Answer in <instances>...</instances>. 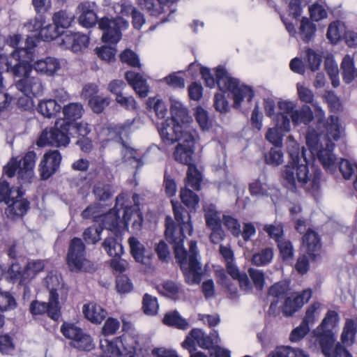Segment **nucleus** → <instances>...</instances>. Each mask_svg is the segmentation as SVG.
Segmentation results:
<instances>
[{
	"label": "nucleus",
	"mask_w": 357,
	"mask_h": 357,
	"mask_svg": "<svg viewBox=\"0 0 357 357\" xmlns=\"http://www.w3.org/2000/svg\"><path fill=\"white\" fill-rule=\"evenodd\" d=\"M124 198L123 195H119L116 198L115 206L108 213L101 215L100 222L103 229L105 228L110 231L115 230L121 221L123 222L126 226H128L132 216L137 217V220L132 223L133 226L142 225L143 218L139 208V195H133L132 199L135 205L131 206H125L123 207Z\"/></svg>",
	"instance_id": "5"
},
{
	"label": "nucleus",
	"mask_w": 357,
	"mask_h": 357,
	"mask_svg": "<svg viewBox=\"0 0 357 357\" xmlns=\"http://www.w3.org/2000/svg\"><path fill=\"white\" fill-rule=\"evenodd\" d=\"M162 322L164 324L185 331L189 328L188 321L183 318L177 311H172L165 314Z\"/></svg>",
	"instance_id": "31"
},
{
	"label": "nucleus",
	"mask_w": 357,
	"mask_h": 357,
	"mask_svg": "<svg viewBox=\"0 0 357 357\" xmlns=\"http://www.w3.org/2000/svg\"><path fill=\"white\" fill-rule=\"evenodd\" d=\"M317 132L313 128H309L306 135V144L312 155H316L326 172L333 173L337 167L336 156L333 151L335 142L340 139L344 128L337 116L331 115L325 121L323 118L317 121Z\"/></svg>",
	"instance_id": "2"
},
{
	"label": "nucleus",
	"mask_w": 357,
	"mask_h": 357,
	"mask_svg": "<svg viewBox=\"0 0 357 357\" xmlns=\"http://www.w3.org/2000/svg\"><path fill=\"white\" fill-rule=\"evenodd\" d=\"M61 34V32L60 31L59 29L57 26H56L54 24H47V26H43L38 33L40 38L42 40L47 41L56 39Z\"/></svg>",
	"instance_id": "54"
},
{
	"label": "nucleus",
	"mask_w": 357,
	"mask_h": 357,
	"mask_svg": "<svg viewBox=\"0 0 357 357\" xmlns=\"http://www.w3.org/2000/svg\"><path fill=\"white\" fill-rule=\"evenodd\" d=\"M83 313L88 320L94 324L101 323L107 315L106 310L94 303L84 305Z\"/></svg>",
	"instance_id": "27"
},
{
	"label": "nucleus",
	"mask_w": 357,
	"mask_h": 357,
	"mask_svg": "<svg viewBox=\"0 0 357 357\" xmlns=\"http://www.w3.org/2000/svg\"><path fill=\"white\" fill-rule=\"evenodd\" d=\"M15 86L26 96L41 95L45 89L40 78L32 74L17 80L15 82Z\"/></svg>",
	"instance_id": "16"
},
{
	"label": "nucleus",
	"mask_w": 357,
	"mask_h": 357,
	"mask_svg": "<svg viewBox=\"0 0 357 357\" xmlns=\"http://www.w3.org/2000/svg\"><path fill=\"white\" fill-rule=\"evenodd\" d=\"M157 289L160 294L173 299L178 296L181 290L180 286L171 280L165 281L158 285Z\"/></svg>",
	"instance_id": "43"
},
{
	"label": "nucleus",
	"mask_w": 357,
	"mask_h": 357,
	"mask_svg": "<svg viewBox=\"0 0 357 357\" xmlns=\"http://www.w3.org/2000/svg\"><path fill=\"white\" fill-rule=\"evenodd\" d=\"M264 230L268 234L270 238L274 239L277 243L282 241L283 235V226L280 223H274L271 225H266L264 227Z\"/></svg>",
	"instance_id": "59"
},
{
	"label": "nucleus",
	"mask_w": 357,
	"mask_h": 357,
	"mask_svg": "<svg viewBox=\"0 0 357 357\" xmlns=\"http://www.w3.org/2000/svg\"><path fill=\"white\" fill-rule=\"evenodd\" d=\"M357 333V326L354 320L347 319L341 335L342 342L347 345L351 344Z\"/></svg>",
	"instance_id": "41"
},
{
	"label": "nucleus",
	"mask_w": 357,
	"mask_h": 357,
	"mask_svg": "<svg viewBox=\"0 0 357 357\" xmlns=\"http://www.w3.org/2000/svg\"><path fill=\"white\" fill-rule=\"evenodd\" d=\"M72 346L82 351H91L94 348V344L91 337L83 331L78 338L72 342Z\"/></svg>",
	"instance_id": "46"
},
{
	"label": "nucleus",
	"mask_w": 357,
	"mask_h": 357,
	"mask_svg": "<svg viewBox=\"0 0 357 357\" xmlns=\"http://www.w3.org/2000/svg\"><path fill=\"white\" fill-rule=\"evenodd\" d=\"M24 268L22 270L20 264L16 261L12 262L8 271L10 278L13 282L20 280V284H26V281H24Z\"/></svg>",
	"instance_id": "58"
},
{
	"label": "nucleus",
	"mask_w": 357,
	"mask_h": 357,
	"mask_svg": "<svg viewBox=\"0 0 357 357\" xmlns=\"http://www.w3.org/2000/svg\"><path fill=\"white\" fill-rule=\"evenodd\" d=\"M15 193L16 197H10V202L6 204L8 206L5 211L6 215L11 219L24 215L29 208V202L21 199L24 194L21 188L18 187Z\"/></svg>",
	"instance_id": "17"
},
{
	"label": "nucleus",
	"mask_w": 357,
	"mask_h": 357,
	"mask_svg": "<svg viewBox=\"0 0 357 357\" xmlns=\"http://www.w3.org/2000/svg\"><path fill=\"white\" fill-rule=\"evenodd\" d=\"M120 327V322L114 318L109 317L105 322L102 333L105 336L100 340V349L102 351L100 357H133V349L123 347L121 337L109 340L105 337L114 335Z\"/></svg>",
	"instance_id": "6"
},
{
	"label": "nucleus",
	"mask_w": 357,
	"mask_h": 357,
	"mask_svg": "<svg viewBox=\"0 0 357 357\" xmlns=\"http://www.w3.org/2000/svg\"><path fill=\"white\" fill-rule=\"evenodd\" d=\"M128 243L131 255L135 261L141 264H146V259L144 255L145 248L144 245L134 236L129 238Z\"/></svg>",
	"instance_id": "36"
},
{
	"label": "nucleus",
	"mask_w": 357,
	"mask_h": 357,
	"mask_svg": "<svg viewBox=\"0 0 357 357\" xmlns=\"http://www.w3.org/2000/svg\"><path fill=\"white\" fill-rule=\"evenodd\" d=\"M170 113L172 116L170 120L182 126H190L192 118L189 115L188 109L181 102L171 100Z\"/></svg>",
	"instance_id": "21"
},
{
	"label": "nucleus",
	"mask_w": 357,
	"mask_h": 357,
	"mask_svg": "<svg viewBox=\"0 0 357 357\" xmlns=\"http://www.w3.org/2000/svg\"><path fill=\"white\" fill-rule=\"evenodd\" d=\"M25 50H15L12 53V56L17 61L13 66H8V70H10L14 76L19 77H24L33 74V66L28 61H22L20 59V54L26 53Z\"/></svg>",
	"instance_id": "22"
},
{
	"label": "nucleus",
	"mask_w": 357,
	"mask_h": 357,
	"mask_svg": "<svg viewBox=\"0 0 357 357\" xmlns=\"http://www.w3.org/2000/svg\"><path fill=\"white\" fill-rule=\"evenodd\" d=\"M202 175L194 165L188 166L187 172V185L195 190L200 189Z\"/></svg>",
	"instance_id": "45"
},
{
	"label": "nucleus",
	"mask_w": 357,
	"mask_h": 357,
	"mask_svg": "<svg viewBox=\"0 0 357 357\" xmlns=\"http://www.w3.org/2000/svg\"><path fill=\"white\" fill-rule=\"evenodd\" d=\"M61 333L65 337L73 342L75 339L78 338L79 335L82 333V330L74 324L64 322L61 326Z\"/></svg>",
	"instance_id": "50"
},
{
	"label": "nucleus",
	"mask_w": 357,
	"mask_h": 357,
	"mask_svg": "<svg viewBox=\"0 0 357 357\" xmlns=\"http://www.w3.org/2000/svg\"><path fill=\"white\" fill-rule=\"evenodd\" d=\"M265 160L267 164L273 166H278L283 162V153L281 151V146H275L265 155Z\"/></svg>",
	"instance_id": "55"
},
{
	"label": "nucleus",
	"mask_w": 357,
	"mask_h": 357,
	"mask_svg": "<svg viewBox=\"0 0 357 357\" xmlns=\"http://www.w3.org/2000/svg\"><path fill=\"white\" fill-rule=\"evenodd\" d=\"M227 273L234 280H238L241 289L245 293H251L253 286L250 282L248 275L245 273H241L238 268L232 262L226 264Z\"/></svg>",
	"instance_id": "25"
},
{
	"label": "nucleus",
	"mask_w": 357,
	"mask_h": 357,
	"mask_svg": "<svg viewBox=\"0 0 357 357\" xmlns=\"http://www.w3.org/2000/svg\"><path fill=\"white\" fill-rule=\"evenodd\" d=\"M255 288L257 291H261L265 284V274L261 270L250 268L248 271Z\"/></svg>",
	"instance_id": "51"
},
{
	"label": "nucleus",
	"mask_w": 357,
	"mask_h": 357,
	"mask_svg": "<svg viewBox=\"0 0 357 357\" xmlns=\"http://www.w3.org/2000/svg\"><path fill=\"white\" fill-rule=\"evenodd\" d=\"M84 112L83 106L79 102H72L63 107V114L66 121H75L82 117Z\"/></svg>",
	"instance_id": "38"
},
{
	"label": "nucleus",
	"mask_w": 357,
	"mask_h": 357,
	"mask_svg": "<svg viewBox=\"0 0 357 357\" xmlns=\"http://www.w3.org/2000/svg\"><path fill=\"white\" fill-rule=\"evenodd\" d=\"M288 153L290 156L289 164L283 172V184L288 190L296 192L298 187H304L307 190L317 191L321 181V172L312 167L310 173L304 148L301 153L298 144L291 137H289Z\"/></svg>",
	"instance_id": "3"
},
{
	"label": "nucleus",
	"mask_w": 357,
	"mask_h": 357,
	"mask_svg": "<svg viewBox=\"0 0 357 357\" xmlns=\"http://www.w3.org/2000/svg\"><path fill=\"white\" fill-rule=\"evenodd\" d=\"M120 59L123 63L132 67H140L139 59L137 54L133 51L126 49L120 54Z\"/></svg>",
	"instance_id": "61"
},
{
	"label": "nucleus",
	"mask_w": 357,
	"mask_h": 357,
	"mask_svg": "<svg viewBox=\"0 0 357 357\" xmlns=\"http://www.w3.org/2000/svg\"><path fill=\"white\" fill-rule=\"evenodd\" d=\"M127 82L140 97H146L149 93V86L146 80L139 73L128 71L126 73Z\"/></svg>",
	"instance_id": "24"
},
{
	"label": "nucleus",
	"mask_w": 357,
	"mask_h": 357,
	"mask_svg": "<svg viewBox=\"0 0 357 357\" xmlns=\"http://www.w3.org/2000/svg\"><path fill=\"white\" fill-rule=\"evenodd\" d=\"M86 248L79 238H73L70 243L67 254V263L71 271L85 270L84 266L89 263L86 259Z\"/></svg>",
	"instance_id": "13"
},
{
	"label": "nucleus",
	"mask_w": 357,
	"mask_h": 357,
	"mask_svg": "<svg viewBox=\"0 0 357 357\" xmlns=\"http://www.w3.org/2000/svg\"><path fill=\"white\" fill-rule=\"evenodd\" d=\"M44 268L45 263L43 260H32L29 261L24 267V281H26V284L33 279Z\"/></svg>",
	"instance_id": "40"
},
{
	"label": "nucleus",
	"mask_w": 357,
	"mask_h": 357,
	"mask_svg": "<svg viewBox=\"0 0 357 357\" xmlns=\"http://www.w3.org/2000/svg\"><path fill=\"white\" fill-rule=\"evenodd\" d=\"M312 296L310 289L303 290L302 293L296 296L287 297L284 303L282 312L284 316L289 317L297 312L305 303H307Z\"/></svg>",
	"instance_id": "18"
},
{
	"label": "nucleus",
	"mask_w": 357,
	"mask_h": 357,
	"mask_svg": "<svg viewBox=\"0 0 357 357\" xmlns=\"http://www.w3.org/2000/svg\"><path fill=\"white\" fill-rule=\"evenodd\" d=\"M190 126H182L170 119L163 121L158 127L162 141L166 144H173L183 137L184 132L193 130Z\"/></svg>",
	"instance_id": "14"
},
{
	"label": "nucleus",
	"mask_w": 357,
	"mask_h": 357,
	"mask_svg": "<svg viewBox=\"0 0 357 357\" xmlns=\"http://www.w3.org/2000/svg\"><path fill=\"white\" fill-rule=\"evenodd\" d=\"M36 154L34 151H29L25 155L17 160L12 159L3 168L4 173L9 177H13L16 171L21 186L31 182L33 176V168L36 162Z\"/></svg>",
	"instance_id": "10"
},
{
	"label": "nucleus",
	"mask_w": 357,
	"mask_h": 357,
	"mask_svg": "<svg viewBox=\"0 0 357 357\" xmlns=\"http://www.w3.org/2000/svg\"><path fill=\"white\" fill-rule=\"evenodd\" d=\"M93 192L96 199L100 202H105L112 197L114 190L110 184L104 182H98L93 186Z\"/></svg>",
	"instance_id": "37"
},
{
	"label": "nucleus",
	"mask_w": 357,
	"mask_h": 357,
	"mask_svg": "<svg viewBox=\"0 0 357 357\" xmlns=\"http://www.w3.org/2000/svg\"><path fill=\"white\" fill-rule=\"evenodd\" d=\"M102 247L107 253L112 257H119L123 252L122 245L114 238H105L102 243Z\"/></svg>",
	"instance_id": "44"
},
{
	"label": "nucleus",
	"mask_w": 357,
	"mask_h": 357,
	"mask_svg": "<svg viewBox=\"0 0 357 357\" xmlns=\"http://www.w3.org/2000/svg\"><path fill=\"white\" fill-rule=\"evenodd\" d=\"M201 75L207 86L212 88L217 84L220 90L230 91L234 96V107L235 108L240 107L243 100L246 99L248 102H250L254 96V91L250 87L243 84L241 85L239 81L231 77L222 66H218L215 69L216 79L213 77L207 68L202 67L201 68Z\"/></svg>",
	"instance_id": "4"
},
{
	"label": "nucleus",
	"mask_w": 357,
	"mask_h": 357,
	"mask_svg": "<svg viewBox=\"0 0 357 357\" xmlns=\"http://www.w3.org/2000/svg\"><path fill=\"white\" fill-rule=\"evenodd\" d=\"M61 155L58 150L46 153L39 165V172L43 180H47L59 168Z\"/></svg>",
	"instance_id": "15"
},
{
	"label": "nucleus",
	"mask_w": 357,
	"mask_h": 357,
	"mask_svg": "<svg viewBox=\"0 0 357 357\" xmlns=\"http://www.w3.org/2000/svg\"><path fill=\"white\" fill-rule=\"evenodd\" d=\"M317 27L315 24L307 17H303L300 22L298 35L304 43H309L314 39Z\"/></svg>",
	"instance_id": "29"
},
{
	"label": "nucleus",
	"mask_w": 357,
	"mask_h": 357,
	"mask_svg": "<svg viewBox=\"0 0 357 357\" xmlns=\"http://www.w3.org/2000/svg\"><path fill=\"white\" fill-rule=\"evenodd\" d=\"M341 70H342L344 81L347 84L351 82L354 77L357 76L353 56L349 54L344 56L341 63Z\"/></svg>",
	"instance_id": "34"
},
{
	"label": "nucleus",
	"mask_w": 357,
	"mask_h": 357,
	"mask_svg": "<svg viewBox=\"0 0 357 357\" xmlns=\"http://www.w3.org/2000/svg\"><path fill=\"white\" fill-rule=\"evenodd\" d=\"M222 222L233 236L238 237L241 235V225L237 219L231 215H223Z\"/></svg>",
	"instance_id": "57"
},
{
	"label": "nucleus",
	"mask_w": 357,
	"mask_h": 357,
	"mask_svg": "<svg viewBox=\"0 0 357 357\" xmlns=\"http://www.w3.org/2000/svg\"><path fill=\"white\" fill-rule=\"evenodd\" d=\"M74 19V15L66 10H61L55 13L52 16L54 24L59 29L68 28L71 25Z\"/></svg>",
	"instance_id": "39"
},
{
	"label": "nucleus",
	"mask_w": 357,
	"mask_h": 357,
	"mask_svg": "<svg viewBox=\"0 0 357 357\" xmlns=\"http://www.w3.org/2000/svg\"><path fill=\"white\" fill-rule=\"evenodd\" d=\"M278 246L283 261L291 262L294 258V248L291 243L283 239L278 243Z\"/></svg>",
	"instance_id": "53"
},
{
	"label": "nucleus",
	"mask_w": 357,
	"mask_h": 357,
	"mask_svg": "<svg viewBox=\"0 0 357 357\" xmlns=\"http://www.w3.org/2000/svg\"><path fill=\"white\" fill-rule=\"evenodd\" d=\"M33 68L37 73L52 76L60 69L61 66L57 59L50 56L36 61Z\"/></svg>",
	"instance_id": "23"
},
{
	"label": "nucleus",
	"mask_w": 357,
	"mask_h": 357,
	"mask_svg": "<svg viewBox=\"0 0 357 357\" xmlns=\"http://www.w3.org/2000/svg\"><path fill=\"white\" fill-rule=\"evenodd\" d=\"M16 306V301L13 296L8 291L0 289V311L13 310Z\"/></svg>",
	"instance_id": "56"
},
{
	"label": "nucleus",
	"mask_w": 357,
	"mask_h": 357,
	"mask_svg": "<svg viewBox=\"0 0 357 357\" xmlns=\"http://www.w3.org/2000/svg\"><path fill=\"white\" fill-rule=\"evenodd\" d=\"M109 104V99L102 96H95L89 100V105L91 109L97 114L101 113Z\"/></svg>",
	"instance_id": "60"
},
{
	"label": "nucleus",
	"mask_w": 357,
	"mask_h": 357,
	"mask_svg": "<svg viewBox=\"0 0 357 357\" xmlns=\"http://www.w3.org/2000/svg\"><path fill=\"white\" fill-rule=\"evenodd\" d=\"M61 106L54 99L40 100L37 107L38 112L44 117L50 119L55 117L61 112Z\"/></svg>",
	"instance_id": "28"
},
{
	"label": "nucleus",
	"mask_w": 357,
	"mask_h": 357,
	"mask_svg": "<svg viewBox=\"0 0 357 357\" xmlns=\"http://www.w3.org/2000/svg\"><path fill=\"white\" fill-rule=\"evenodd\" d=\"M344 24L340 22L335 21L330 24L328 31L327 38L332 43H337L343 37L344 32H345Z\"/></svg>",
	"instance_id": "42"
},
{
	"label": "nucleus",
	"mask_w": 357,
	"mask_h": 357,
	"mask_svg": "<svg viewBox=\"0 0 357 357\" xmlns=\"http://www.w3.org/2000/svg\"><path fill=\"white\" fill-rule=\"evenodd\" d=\"M122 159L124 162L135 166L137 169L144 165L143 156L139 155L138 151L122 141Z\"/></svg>",
	"instance_id": "26"
},
{
	"label": "nucleus",
	"mask_w": 357,
	"mask_h": 357,
	"mask_svg": "<svg viewBox=\"0 0 357 357\" xmlns=\"http://www.w3.org/2000/svg\"><path fill=\"white\" fill-rule=\"evenodd\" d=\"M175 220L178 225L170 218H166L165 237L167 241L174 245L175 257L180 264L185 276V282L189 284H199L202 280V265L198 259L196 241H191L188 252L183 247L185 233L191 235L193 228L189 212L179 203L172 201Z\"/></svg>",
	"instance_id": "1"
},
{
	"label": "nucleus",
	"mask_w": 357,
	"mask_h": 357,
	"mask_svg": "<svg viewBox=\"0 0 357 357\" xmlns=\"http://www.w3.org/2000/svg\"><path fill=\"white\" fill-rule=\"evenodd\" d=\"M158 301L149 294H145L142 300V310L146 314L154 315L158 309Z\"/></svg>",
	"instance_id": "49"
},
{
	"label": "nucleus",
	"mask_w": 357,
	"mask_h": 357,
	"mask_svg": "<svg viewBox=\"0 0 357 357\" xmlns=\"http://www.w3.org/2000/svg\"><path fill=\"white\" fill-rule=\"evenodd\" d=\"M266 139L275 146H282V134L276 126L268 130L266 134Z\"/></svg>",
	"instance_id": "64"
},
{
	"label": "nucleus",
	"mask_w": 357,
	"mask_h": 357,
	"mask_svg": "<svg viewBox=\"0 0 357 357\" xmlns=\"http://www.w3.org/2000/svg\"><path fill=\"white\" fill-rule=\"evenodd\" d=\"M183 135L176 142L173 157L176 162L189 166L192 165L195 144L199 142V136L196 129L185 132Z\"/></svg>",
	"instance_id": "11"
},
{
	"label": "nucleus",
	"mask_w": 357,
	"mask_h": 357,
	"mask_svg": "<svg viewBox=\"0 0 357 357\" xmlns=\"http://www.w3.org/2000/svg\"><path fill=\"white\" fill-rule=\"evenodd\" d=\"M96 52L101 59L112 61L115 59L116 50L115 47L104 45L96 48Z\"/></svg>",
	"instance_id": "63"
},
{
	"label": "nucleus",
	"mask_w": 357,
	"mask_h": 357,
	"mask_svg": "<svg viewBox=\"0 0 357 357\" xmlns=\"http://www.w3.org/2000/svg\"><path fill=\"white\" fill-rule=\"evenodd\" d=\"M273 256L274 252L272 248H264L252 255L251 262L256 266H266L272 261Z\"/></svg>",
	"instance_id": "33"
},
{
	"label": "nucleus",
	"mask_w": 357,
	"mask_h": 357,
	"mask_svg": "<svg viewBox=\"0 0 357 357\" xmlns=\"http://www.w3.org/2000/svg\"><path fill=\"white\" fill-rule=\"evenodd\" d=\"M190 335L196 340L197 344L202 349H213V346L219 342L220 338L217 331H213L209 335L200 329L193 328Z\"/></svg>",
	"instance_id": "20"
},
{
	"label": "nucleus",
	"mask_w": 357,
	"mask_h": 357,
	"mask_svg": "<svg viewBox=\"0 0 357 357\" xmlns=\"http://www.w3.org/2000/svg\"><path fill=\"white\" fill-rule=\"evenodd\" d=\"M103 227H89L83 232V238L87 244H96L100 240Z\"/></svg>",
	"instance_id": "48"
},
{
	"label": "nucleus",
	"mask_w": 357,
	"mask_h": 357,
	"mask_svg": "<svg viewBox=\"0 0 357 357\" xmlns=\"http://www.w3.org/2000/svg\"><path fill=\"white\" fill-rule=\"evenodd\" d=\"M180 198L182 202L191 209H195L199 201V197L194 192L186 188L181 190Z\"/></svg>",
	"instance_id": "47"
},
{
	"label": "nucleus",
	"mask_w": 357,
	"mask_h": 357,
	"mask_svg": "<svg viewBox=\"0 0 357 357\" xmlns=\"http://www.w3.org/2000/svg\"><path fill=\"white\" fill-rule=\"evenodd\" d=\"M47 287L50 290L48 302L33 301L29 305V310L33 316L42 315L45 313L54 321H58L61 317V306L59 301V294L56 287L59 285L56 275L50 274L45 279Z\"/></svg>",
	"instance_id": "7"
},
{
	"label": "nucleus",
	"mask_w": 357,
	"mask_h": 357,
	"mask_svg": "<svg viewBox=\"0 0 357 357\" xmlns=\"http://www.w3.org/2000/svg\"><path fill=\"white\" fill-rule=\"evenodd\" d=\"M292 122L295 125L303 123L309 124L313 119V113L309 106L304 105L298 109H296L291 115Z\"/></svg>",
	"instance_id": "35"
},
{
	"label": "nucleus",
	"mask_w": 357,
	"mask_h": 357,
	"mask_svg": "<svg viewBox=\"0 0 357 357\" xmlns=\"http://www.w3.org/2000/svg\"><path fill=\"white\" fill-rule=\"evenodd\" d=\"M338 321V314L334 310H328L321 324L314 331L321 351L326 357H333L331 352L335 349V337L333 330Z\"/></svg>",
	"instance_id": "8"
},
{
	"label": "nucleus",
	"mask_w": 357,
	"mask_h": 357,
	"mask_svg": "<svg viewBox=\"0 0 357 357\" xmlns=\"http://www.w3.org/2000/svg\"><path fill=\"white\" fill-rule=\"evenodd\" d=\"M99 28L103 31L102 40L105 43L116 44L121 38V31L126 30L128 26V22L122 17L101 18L98 22Z\"/></svg>",
	"instance_id": "12"
},
{
	"label": "nucleus",
	"mask_w": 357,
	"mask_h": 357,
	"mask_svg": "<svg viewBox=\"0 0 357 357\" xmlns=\"http://www.w3.org/2000/svg\"><path fill=\"white\" fill-rule=\"evenodd\" d=\"M303 247L306 249L309 255L314 257V252L321 248L318 234L313 230L308 229L303 237Z\"/></svg>",
	"instance_id": "30"
},
{
	"label": "nucleus",
	"mask_w": 357,
	"mask_h": 357,
	"mask_svg": "<svg viewBox=\"0 0 357 357\" xmlns=\"http://www.w3.org/2000/svg\"><path fill=\"white\" fill-rule=\"evenodd\" d=\"M96 5L94 2H83L79 4L77 9L80 15L79 16V24L86 28L94 26L97 20V15L96 13Z\"/></svg>",
	"instance_id": "19"
},
{
	"label": "nucleus",
	"mask_w": 357,
	"mask_h": 357,
	"mask_svg": "<svg viewBox=\"0 0 357 357\" xmlns=\"http://www.w3.org/2000/svg\"><path fill=\"white\" fill-rule=\"evenodd\" d=\"M148 107L153 109L159 119H163L167 113V108L165 102L158 98H151L148 101Z\"/></svg>",
	"instance_id": "52"
},
{
	"label": "nucleus",
	"mask_w": 357,
	"mask_h": 357,
	"mask_svg": "<svg viewBox=\"0 0 357 357\" xmlns=\"http://www.w3.org/2000/svg\"><path fill=\"white\" fill-rule=\"evenodd\" d=\"M195 116L202 130H208L211 126L208 112L202 107H197L195 109Z\"/></svg>",
	"instance_id": "62"
},
{
	"label": "nucleus",
	"mask_w": 357,
	"mask_h": 357,
	"mask_svg": "<svg viewBox=\"0 0 357 357\" xmlns=\"http://www.w3.org/2000/svg\"><path fill=\"white\" fill-rule=\"evenodd\" d=\"M204 218L206 224L209 228L221 226V213L217 211L213 204L204 206Z\"/></svg>",
	"instance_id": "32"
},
{
	"label": "nucleus",
	"mask_w": 357,
	"mask_h": 357,
	"mask_svg": "<svg viewBox=\"0 0 357 357\" xmlns=\"http://www.w3.org/2000/svg\"><path fill=\"white\" fill-rule=\"evenodd\" d=\"M71 124L65 120H57L54 127L43 130L37 144L39 146L51 145L66 147L70 143L69 131Z\"/></svg>",
	"instance_id": "9"
}]
</instances>
